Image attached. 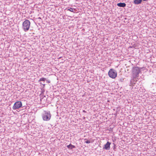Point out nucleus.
<instances>
[{"label": "nucleus", "instance_id": "3", "mask_svg": "<svg viewBox=\"0 0 156 156\" xmlns=\"http://www.w3.org/2000/svg\"><path fill=\"white\" fill-rule=\"evenodd\" d=\"M51 117V115L50 111H44L42 114L43 119L44 121H49L50 120Z\"/></svg>", "mask_w": 156, "mask_h": 156}, {"label": "nucleus", "instance_id": "1", "mask_svg": "<svg viewBox=\"0 0 156 156\" xmlns=\"http://www.w3.org/2000/svg\"><path fill=\"white\" fill-rule=\"evenodd\" d=\"M141 69L142 68H140L138 67H135L133 68L132 73L133 78H136L139 77V74L141 71Z\"/></svg>", "mask_w": 156, "mask_h": 156}, {"label": "nucleus", "instance_id": "5", "mask_svg": "<svg viewBox=\"0 0 156 156\" xmlns=\"http://www.w3.org/2000/svg\"><path fill=\"white\" fill-rule=\"evenodd\" d=\"M22 106V104L20 101H18L16 102L12 107L13 109L15 110L17 108H19Z\"/></svg>", "mask_w": 156, "mask_h": 156}, {"label": "nucleus", "instance_id": "8", "mask_svg": "<svg viewBox=\"0 0 156 156\" xmlns=\"http://www.w3.org/2000/svg\"><path fill=\"white\" fill-rule=\"evenodd\" d=\"M67 147L69 149L71 150L73 148H75V146L72 145V144H70L69 145H67Z\"/></svg>", "mask_w": 156, "mask_h": 156}, {"label": "nucleus", "instance_id": "12", "mask_svg": "<svg viewBox=\"0 0 156 156\" xmlns=\"http://www.w3.org/2000/svg\"><path fill=\"white\" fill-rule=\"evenodd\" d=\"M85 143L87 144H89L90 143V141L89 140H87L85 142Z\"/></svg>", "mask_w": 156, "mask_h": 156}, {"label": "nucleus", "instance_id": "10", "mask_svg": "<svg viewBox=\"0 0 156 156\" xmlns=\"http://www.w3.org/2000/svg\"><path fill=\"white\" fill-rule=\"evenodd\" d=\"M46 80V79L45 78H41L40 79V80H39L38 81L39 82H40L41 81H44L45 80Z\"/></svg>", "mask_w": 156, "mask_h": 156}, {"label": "nucleus", "instance_id": "9", "mask_svg": "<svg viewBox=\"0 0 156 156\" xmlns=\"http://www.w3.org/2000/svg\"><path fill=\"white\" fill-rule=\"evenodd\" d=\"M142 0H134V3L135 4H139L141 3Z\"/></svg>", "mask_w": 156, "mask_h": 156}, {"label": "nucleus", "instance_id": "2", "mask_svg": "<svg viewBox=\"0 0 156 156\" xmlns=\"http://www.w3.org/2000/svg\"><path fill=\"white\" fill-rule=\"evenodd\" d=\"M30 24V21L27 20H26L23 22L22 28L25 32H27L29 30Z\"/></svg>", "mask_w": 156, "mask_h": 156}, {"label": "nucleus", "instance_id": "16", "mask_svg": "<svg viewBox=\"0 0 156 156\" xmlns=\"http://www.w3.org/2000/svg\"><path fill=\"white\" fill-rule=\"evenodd\" d=\"M83 112H85V110H83Z\"/></svg>", "mask_w": 156, "mask_h": 156}, {"label": "nucleus", "instance_id": "7", "mask_svg": "<svg viewBox=\"0 0 156 156\" xmlns=\"http://www.w3.org/2000/svg\"><path fill=\"white\" fill-rule=\"evenodd\" d=\"M126 5L125 3H119L117 4V5L119 7H124L126 6Z\"/></svg>", "mask_w": 156, "mask_h": 156}, {"label": "nucleus", "instance_id": "15", "mask_svg": "<svg viewBox=\"0 0 156 156\" xmlns=\"http://www.w3.org/2000/svg\"><path fill=\"white\" fill-rule=\"evenodd\" d=\"M38 19H41V18L40 17H39L38 18Z\"/></svg>", "mask_w": 156, "mask_h": 156}, {"label": "nucleus", "instance_id": "6", "mask_svg": "<svg viewBox=\"0 0 156 156\" xmlns=\"http://www.w3.org/2000/svg\"><path fill=\"white\" fill-rule=\"evenodd\" d=\"M111 144V143L108 141L107 143L104 145V147H103V149H105L107 150H109L110 148V145Z\"/></svg>", "mask_w": 156, "mask_h": 156}, {"label": "nucleus", "instance_id": "14", "mask_svg": "<svg viewBox=\"0 0 156 156\" xmlns=\"http://www.w3.org/2000/svg\"><path fill=\"white\" fill-rule=\"evenodd\" d=\"M123 80H124V79H120V80H121V81H122H122H123Z\"/></svg>", "mask_w": 156, "mask_h": 156}, {"label": "nucleus", "instance_id": "11", "mask_svg": "<svg viewBox=\"0 0 156 156\" xmlns=\"http://www.w3.org/2000/svg\"><path fill=\"white\" fill-rule=\"evenodd\" d=\"M68 10H69L71 12H73V9L71 7H70V8L68 9Z\"/></svg>", "mask_w": 156, "mask_h": 156}, {"label": "nucleus", "instance_id": "13", "mask_svg": "<svg viewBox=\"0 0 156 156\" xmlns=\"http://www.w3.org/2000/svg\"><path fill=\"white\" fill-rule=\"evenodd\" d=\"M46 80V82L48 83H50L51 82L49 80Z\"/></svg>", "mask_w": 156, "mask_h": 156}, {"label": "nucleus", "instance_id": "4", "mask_svg": "<svg viewBox=\"0 0 156 156\" xmlns=\"http://www.w3.org/2000/svg\"><path fill=\"white\" fill-rule=\"evenodd\" d=\"M108 74L110 77L114 79L116 77L117 73L115 70L113 69H111L109 71Z\"/></svg>", "mask_w": 156, "mask_h": 156}]
</instances>
